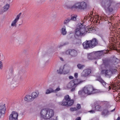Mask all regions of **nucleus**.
I'll list each match as a JSON object with an SVG mask.
<instances>
[{
    "mask_svg": "<svg viewBox=\"0 0 120 120\" xmlns=\"http://www.w3.org/2000/svg\"><path fill=\"white\" fill-rule=\"evenodd\" d=\"M114 3V1L112 0H102L101 4V6L106 11H108L111 12L113 10L111 5Z\"/></svg>",
    "mask_w": 120,
    "mask_h": 120,
    "instance_id": "1",
    "label": "nucleus"
},
{
    "mask_svg": "<svg viewBox=\"0 0 120 120\" xmlns=\"http://www.w3.org/2000/svg\"><path fill=\"white\" fill-rule=\"evenodd\" d=\"M98 41L97 39L94 38L89 41H86L82 44L83 48L85 49L92 48L98 45Z\"/></svg>",
    "mask_w": 120,
    "mask_h": 120,
    "instance_id": "2",
    "label": "nucleus"
},
{
    "mask_svg": "<svg viewBox=\"0 0 120 120\" xmlns=\"http://www.w3.org/2000/svg\"><path fill=\"white\" fill-rule=\"evenodd\" d=\"M85 29L83 27V25L81 23H79L77 25L75 31V35L78 37L84 35L85 34Z\"/></svg>",
    "mask_w": 120,
    "mask_h": 120,
    "instance_id": "3",
    "label": "nucleus"
},
{
    "mask_svg": "<svg viewBox=\"0 0 120 120\" xmlns=\"http://www.w3.org/2000/svg\"><path fill=\"white\" fill-rule=\"evenodd\" d=\"M87 4L84 2H77L75 3L73 6H70L69 8L71 9H74L80 10L86 9L87 7Z\"/></svg>",
    "mask_w": 120,
    "mask_h": 120,
    "instance_id": "4",
    "label": "nucleus"
},
{
    "mask_svg": "<svg viewBox=\"0 0 120 120\" xmlns=\"http://www.w3.org/2000/svg\"><path fill=\"white\" fill-rule=\"evenodd\" d=\"M117 67H115L114 69H112L111 70H102L101 71V74H104L105 77L110 78L112 75L115 74L117 72Z\"/></svg>",
    "mask_w": 120,
    "mask_h": 120,
    "instance_id": "5",
    "label": "nucleus"
},
{
    "mask_svg": "<svg viewBox=\"0 0 120 120\" xmlns=\"http://www.w3.org/2000/svg\"><path fill=\"white\" fill-rule=\"evenodd\" d=\"M96 90L93 86L90 85L85 86L83 89L84 93L89 95L93 94Z\"/></svg>",
    "mask_w": 120,
    "mask_h": 120,
    "instance_id": "6",
    "label": "nucleus"
},
{
    "mask_svg": "<svg viewBox=\"0 0 120 120\" xmlns=\"http://www.w3.org/2000/svg\"><path fill=\"white\" fill-rule=\"evenodd\" d=\"M65 53L68 55H70L72 57H75L77 55V51L74 49H69L67 50Z\"/></svg>",
    "mask_w": 120,
    "mask_h": 120,
    "instance_id": "7",
    "label": "nucleus"
},
{
    "mask_svg": "<svg viewBox=\"0 0 120 120\" xmlns=\"http://www.w3.org/2000/svg\"><path fill=\"white\" fill-rule=\"evenodd\" d=\"M77 15H72L71 16V18H66L64 21V24L67 25L70 20L76 21Z\"/></svg>",
    "mask_w": 120,
    "mask_h": 120,
    "instance_id": "8",
    "label": "nucleus"
},
{
    "mask_svg": "<svg viewBox=\"0 0 120 120\" xmlns=\"http://www.w3.org/2000/svg\"><path fill=\"white\" fill-rule=\"evenodd\" d=\"M10 81V83L14 87H16L18 86V84L17 79L13 75H12V77L11 78Z\"/></svg>",
    "mask_w": 120,
    "mask_h": 120,
    "instance_id": "9",
    "label": "nucleus"
},
{
    "mask_svg": "<svg viewBox=\"0 0 120 120\" xmlns=\"http://www.w3.org/2000/svg\"><path fill=\"white\" fill-rule=\"evenodd\" d=\"M18 113L15 111L12 112L9 116V120H18Z\"/></svg>",
    "mask_w": 120,
    "mask_h": 120,
    "instance_id": "10",
    "label": "nucleus"
},
{
    "mask_svg": "<svg viewBox=\"0 0 120 120\" xmlns=\"http://www.w3.org/2000/svg\"><path fill=\"white\" fill-rule=\"evenodd\" d=\"M47 109H42L40 112L41 117L45 119H47Z\"/></svg>",
    "mask_w": 120,
    "mask_h": 120,
    "instance_id": "11",
    "label": "nucleus"
},
{
    "mask_svg": "<svg viewBox=\"0 0 120 120\" xmlns=\"http://www.w3.org/2000/svg\"><path fill=\"white\" fill-rule=\"evenodd\" d=\"M109 61V59H107L103 60V64L100 66V67L101 69L106 68L108 66H109L110 65Z\"/></svg>",
    "mask_w": 120,
    "mask_h": 120,
    "instance_id": "12",
    "label": "nucleus"
},
{
    "mask_svg": "<svg viewBox=\"0 0 120 120\" xmlns=\"http://www.w3.org/2000/svg\"><path fill=\"white\" fill-rule=\"evenodd\" d=\"M91 70L89 69H86L83 70L81 73V76L85 77L91 73Z\"/></svg>",
    "mask_w": 120,
    "mask_h": 120,
    "instance_id": "13",
    "label": "nucleus"
},
{
    "mask_svg": "<svg viewBox=\"0 0 120 120\" xmlns=\"http://www.w3.org/2000/svg\"><path fill=\"white\" fill-rule=\"evenodd\" d=\"M67 87L69 88H72L71 90V92H73L74 91L76 87L72 80L68 84Z\"/></svg>",
    "mask_w": 120,
    "mask_h": 120,
    "instance_id": "14",
    "label": "nucleus"
},
{
    "mask_svg": "<svg viewBox=\"0 0 120 120\" xmlns=\"http://www.w3.org/2000/svg\"><path fill=\"white\" fill-rule=\"evenodd\" d=\"M47 119L53 117L54 114L53 110L51 109H47Z\"/></svg>",
    "mask_w": 120,
    "mask_h": 120,
    "instance_id": "15",
    "label": "nucleus"
},
{
    "mask_svg": "<svg viewBox=\"0 0 120 120\" xmlns=\"http://www.w3.org/2000/svg\"><path fill=\"white\" fill-rule=\"evenodd\" d=\"M24 99L27 102H30L34 100L31 95H26L24 98Z\"/></svg>",
    "mask_w": 120,
    "mask_h": 120,
    "instance_id": "16",
    "label": "nucleus"
},
{
    "mask_svg": "<svg viewBox=\"0 0 120 120\" xmlns=\"http://www.w3.org/2000/svg\"><path fill=\"white\" fill-rule=\"evenodd\" d=\"M92 105V107L93 108V110H91L89 111V112L91 113L94 112L95 110L97 111L100 110H101V105Z\"/></svg>",
    "mask_w": 120,
    "mask_h": 120,
    "instance_id": "17",
    "label": "nucleus"
},
{
    "mask_svg": "<svg viewBox=\"0 0 120 120\" xmlns=\"http://www.w3.org/2000/svg\"><path fill=\"white\" fill-rule=\"evenodd\" d=\"M64 100H63L61 105H72L74 103L73 100L70 99L67 101H64Z\"/></svg>",
    "mask_w": 120,
    "mask_h": 120,
    "instance_id": "18",
    "label": "nucleus"
},
{
    "mask_svg": "<svg viewBox=\"0 0 120 120\" xmlns=\"http://www.w3.org/2000/svg\"><path fill=\"white\" fill-rule=\"evenodd\" d=\"M72 81L76 87L78 85L81 84L83 82V81L79 79H75L72 80Z\"/></svg>",
    "mask_w": 120,
    "mask_h": 120,
    "instance_id": "19",
    "label": "nucleus"
},
{
    "mask_svg": "<svg viewBox=\"0 0 120 120\" xmlns=\"http://www.w3.org/2000/svg\"><path fill=\"white\" fill-rule=\"evenodd\" d=\"M96 80L99 81L104 86H105L106 84V83L102 79L100 76L98 77Z\"/></svg>",
    "mask_w": 120,
    "mask_h": 120,
    "instance_id": "20",
    "label": "nucleus"
},
{
    "mask_svg": "<svg viewBox=\"0 0 120 120\" xmlns=\"http://www.w3.org/2000/svg\"><path fill=\"white\" fill-rule=\"evenodd\" d=\"M94 53V55L98 58L101 56L103 54V52L102 51L95 52Z\"/></svg>",
    "mask_w": 120,
    "mask_h": 120,
    "instance_id": "21",
    "label": "nucleus"
},
{
    "mask_svg": "<svg viewBox=\"0 0 120 120\" xmlns=\"http://www.w3.org/2000/svg\"><path fill=\"white\" fill-rule=\"evenodd\" d=\"M39 93L38 92H33L31 94V95L34 100L35 98L37 97L38 96Z\"/></svg>",
    "mask_w": 120,
    "mask_h": 120,
    "instance_id": "22",
    "label": "nucleus"
},
{
    "mask_svg": "<svg viewBox=\"0 0 120 120\" xmlns=\"http://www.w3.org/2000/svg\"><path fill=\"white\" fill-rule=\"evenodd\" d=\"M94 52L89 53L88 54V58L89 60H92L94 58Z\"/></svg>",
    "mask_w": 120,
    "mask_h": 120,
    "instance_id": "23",
    "label": "nucleus"
},
{
    "mask_svg": "<svg viewBox=\"0 0 120 120\" xmlns=\"http://www.w3.org/2000/svg\"><path fill=\"white\" fill-rule=\"evenodd\" d=\"M52 93H54L53 89L52 88H50L46 90L45 94H48Z\"/></svg>",
    "mask_w": 120,
    "mask_h": 120,
    "instance_id": "24",
    "label": "nucleus"
},
{
    "mask_svg": "<svg viewBox=\"0 0 120 120\" xmlns=\"http://www.w3.org/2000/svg\"><path fill=\"white\" fill-rule=\"evenodd\" d=\"M6 109L5 105H0V111L4 113Z\"/></svg>",
    "mask_w": 120,
    "mask_h": 120,
    "instance_id": "25",
    "label": "nucleus"
},
{
    "mask_svg": "<svg viewBox=\"0 0 120 120\" xmlns=\"http://www.w3.org/2000/svg\"><path fill=\"white\" fill-rule=\"evenodd\" d=\"M109 112L107 109H104L102 112V115H103L104 116H106L107 115L109 114Z\"/></svg>",
    "mask_w": 120,
    "mask_h": 120,
    "instance_id": "26",
    "label": "nucleus"
},
{
    "mask_svg": "<svg viewBox=\"0 0 120 120\" xmlns=\"http://www.w3.org/2000/svg\"><path fill=\"white\" fill-rule=\"evenodd\" d=\"M9 7L10 5L8 4H7L4 5L3 7V8L6 11L9 9Z\"/></svg>",
    "mask_w": 120,
    "mask_h": 120,
    "instance_id": "27",
    "label": "nucleus"
},
{
    "mask_svg": "<svg viewBox=\"0 0 120 120\" xmlns=\"http://www.w3.org/2000/svg\"><path fill=\"white\" fill-rule=\"evenodd\" d=\"M77 66L79 69L82 70L85 67V65L80 64H79L77 65Z\"/></svg>",
    "mask_w": 120,
    "mask_h": 120,
    "instance_id": "28",
    "label": "nucleus"
},
{
    "mask_svg": "<svg viewBox=\"0 0 120 120\" xmlns=\"http://www.w3.org/2000/svg\"><path fill=\"white\" fill-rule=\"evenodd\" d=\"M18 21L14 19L12 22L11 24V26L12 27H15L16 26V23Z\"/></svg>",
    "mask_w": 120,
    "mask_h": 120,
    "instance_id": "29",
    "label": "nucleus"
},
{
    "mask_svg": "<svg viewBox=\"0 0 120 120\" xmlns=\"http://www.w3.org/2000/svg\"><path fill=\"white\" fill-rule=\"evenodd\" d=\"M67 33V31L66 30V28H65V26L64 28H62V29L61 30V33L63 35H65Z\"/></svg>",
    "mask_w": 120,
    "mask_h": 120,
    "instance_id": "30",
    "label": "nucleus"
},
{
    "mask_svg": "<svg viewBox=\"0 0 120 120\" xmlns=\"http://www.w3.org/2000/svg\"><path fill=\"white\" fill-rule=\"evenodd\" d=\"M71 99V98H70L69 96L68 95H65L64 98V100L66 101H67L70 100Z\"/></svg>",
    "mask_w": 120,
    "mask_h": 120,
    "instance_id": "31",
    "label": "nucleus"
},
{
    "mask_svg": "<svg viewBox=\"0 0 120 120\" xmlns=\"http://www.w3.org/2000/svg\"><path fill=\"white\" fill-rule=\"evenodd\" d=\"M70 69L68 67H67L66 70H65L64 71V74H67L70 71Z\"/></svg>",
    "mask_w": 120,
    "mask_h": 120,
    "instance_id": "32",
    "label": "nucleus"
},
{
    "mask_svg": "<svg viewBox=\"0 0 120 120\" xmlns=\"http://www.w3.org/2000/svg\"><path fill=\"white\" fill-rule=\"evenodd\" d=\"M22 13H20L19 14H18L16 16V18L15 19L18 21V20L19 19Z\"/></svg>",
    "mask_w": 120,
    "mask_h": 120,
    "instance_id": "33",
    "label": "nucleus"
},
{
    "mask_svg": "<svg viewBox=\"0 0 120 120\" xmlns=\"http://www.w3.org/2000/svg\"><path fill=\"white\" fill-rule=\"evenodd\" d=\"M6 12V11L3 9H3H0V15L3 14L4 12Z\"/></svg>",
    "mask_w": 120,
    "mask_h": 120,
    "instance_id": "34",
    "label": "nucleus"
},
{
    "mask_svg": "<svg viewBox=\"0 0 120 120\" xmlns=\"http://www.w3.org/2000/svg\"><path fill=\"white\" fill-rule=\"evenodd\" d=\"M60 89L59 87H58L55 90H53L54 93H56L58 91H60Z\"/></svg>",
    "mask_w": 120,
    "mask_h": 120,
    "instance_id": "35",
    "label": "nucleus"
},
{
    "mask_svg": "<svg viewBox=\"0 0 120 120\" xmlns=\"http://www.w3.org/2000/svg\"><path fill=\"white\" fill-rule=\"evenodd\" d=\"M70 110L71 111H76L77 109L75 107L71 108H70Z\"/></svg>",
    "mask_w": 120,
    "mask_h": 120,
    "instance_id": "36",
    "label": "nucleus"
},
{
    "mask_svg": "<svg viewBox=\"0 0 120 120\" xmlns=\"http://www.w3.org/2000/svg\"><path fill=\"white\" fill-rule=\"evenodd\" d=\"M64 68V67H61L60 68L59 70L60 73H61L63 72Z\"/></svg>",
    "mask_w": 120,
    "mask_h": 120,
    "instance_id": "37",
    "label": "nucleus"
},
{
    "mask_svg": "<svg viewBox=\"0 0 120 120\" xmlns=\"http://www.w3.org/2000/svg\"><path fill=\"white\" fill-rule=\"evenodd\" d=\"M83 91L81 90L79 91L78 92V94L79 95L81 96H82L83 95Z\"/></svg>",
    "mask_w": 120,
    "mask_h": 120,
    "instance_id": "38",
    "label": "nucleus"
},
{
    "mask_svg": "<svg viewBox=\"0 0 120 120\" xmlns=\"http://www.w3.org/2000/svg\"><path fill=\"white\" fill-rule=\"evenodd\" d=\"M120 98L119 96L115 98V100L116 101H120Z\"/></svg>",
    "mask_w": 120,
    "mask_h": 120,
    "instance_id": "39",
    "label": "nucleus"
},
{
    "mask_svg": "<svg viewBox=\"0 0 120 120\" xmlns=\"http://www.w3.org/2000/svg\"><path fill=\"white\" fill-rule=\"evenodd\" d=\"M68 44V43H65L63 45H60L58 46V47L59 48H60V47L62 46H63L64 45H65L67 44Z\"/></svg>",
    "mask_w": 120,
    "mask_h": 120,
    "instance_id": "40",
    "label": "nucleus"
},
{
    "mask_svg": "<svg viewBox=\"0 0 120 120\" xmlns=\"http://www.w3.org/2000/svg\"><path fill=\"white\" fill-rule=\"evenodd\" d=\"M3 67V64L1 61H0V69H2Z\"/></svg>",
    "mask_w": 120,
    "mask_h": 120,
    "instance_id": "41",
    "label": "nucleus"
},
{
    "mask_svg": "<svg viewBox=\"0 0 120 120\" xmlns=\"http://www.w3.org/2000/svg\"><path fill=\"white\" fill-rule=\"evenodd\" d=\"M81 108V105H78L76 107L77 110L80 109Z\"/></svg>",
    "mask_w": 120,
    "mask_h": 120,
    "instance_id": "42",
    "label": "nucleus"
},
{
    "mask_svg": "<svg viewBox=\"0 0 120 120\" xmlns=\"http://www.w3.org/2000/svg\"><path fill=\"white\" fill-rule=\"evenodd\" d=\"M75 77L76 78H77L78 76V74L77 73H75L74 74Z\"/></svg>",
    "mask_w": 120,
    "mask_h": 120,
    "instance_id": "43",
    "label": "nucleus"
},
{
    "mask_svg": "<svg viewBox=\"0 0 120 120\" xmlns=\"http://www.w3.org/2000/svg\"><path fill=\"white\" fill-rule=\"evenodd\" d=\"M69 78L70 79H74V77L71 76H69Z\"/></svg>",
    "mask_w": 120,
    "mask_h": 120,
    "instance_id": "44",
    "label": "nucleus"
},
{
    "mask_svg": "<svg viewBox=\"0 0 120 120\" xmlns=\"http://www.w3.org/2000/svg\"><path fill=\"white\" fill-rule=\"evenodd\" d=\"M99 102L98 101H96L94 102V104L96 105L97 104H99Z\"/></svg>",
    "mask_w": 120,
    "mask_h": 120,
    "instance_id": "45",
    "label": "nucleus"
},
{
    "mask_svg": "<svg viewBox=\"0 0 120 120\" xmlns=\"http://www.w3.org/2000/svg\"><path fill=\"white\" fill-rule=\"evenodd\" d=\"M23 72L21 71H19L18 72V74H22L23 73Z\"/></svg>",
    "mask_w": 120,
    "mask_h": 120,
    "instance_id": "46",
    "label": "nucleus"
},
{
    "mask_svg": "<svg viewBox=\"0 0 120 120\" xmlns=\"http://www.w3.org/2000/svg\"><path fill=\"white\" fill-rule=\"evenodd\" d=\"M75 120H81V118L80 117H78Z\"/></svg>",
    "mask_w": 120,
    "mask_h": 120,
    "instance_id": "47",
    "label": "nucleus"
},
{
    "mask_svg": "<svg viewBox=\"0 0 120 120\" xmlns=\"http://www.w3.org/2000/svg\"><path fill=\"white\" fill-rule=\"evenodd\" d=\"M4 113H3L2 112L0 111V118L1 117V116L2 115V114H4Z\"/></svg>",
    "mask_w": 120,
    "mask_h": 120,
    "instance_id": "48",
    "label": "nucleus"
},
{
    "mask_svg": "<svg viewBox=\"0 0 120 120\" xmlns=\"http://www.w3.org/2000/svg\"><path fill=\"white\" fill-rule=\"evenodd\" d=\"M109 102L108 101H105L104 102V103L105 104L107 105L109 104Z\"/></svg>",
    "mask_w": 120,
    "mask_h": 120,
    "instance_id": "49",
    "label": "nucleus"
},
{
    "mask_svg": "<svg viewBox=\"0 0 120 120\" xmlns=\"http://www.w3.org/2000/svg\"><path fill=\"white\" fill-rule=\"evenodd\" d=\"M115 108L113 109V110H111V111L110 112H114V111H115Z\"/></svg>",
    "mask_w": 120,
    "mask_h": 120,
    "instance_id": "50",
    "label": "nucleus"
},
{
    "mask_svg": "<svg viewBox=\"0 0 120 120\" xmlns=\"http://www.w3.org/2000/svg\"><path fill=\"white\" fill-rule=\"evenodd\" d=\"M60 60L61 61H64V60H63V59L62 58H61V57H60Z\"/></svg>",
    "mask_w": 120,
    "mask_h": 120,
    "instance_id": "51",
    "label": "nucleus"
},
{
    "mask_svg": "<svg viewBox=\"0 0 120 120\" xmlns=\"http://www.w3.org/2000/svg\"><path fill=\"white\" fill-rule=\"evenodd\" d=\"M120 120V117L119 116L118 117L117 119L116 120Z\"/></svg>",
    "mask_w": 120,
    "mask_h": 120,
    "instance_id": "52",
    "label": "nucleus"
},
{
    "mask_svg": "<svg viewBox=\"0 0 120 120\" xmlns=\"http://www.w3.org/2000/svg\"><path fill=\"white\" fill-rule=\"evenodd\" d=\"M116 60H115L114 61V63H116Z\"/></svg>",
    "mask_w": 120,
    "mask_h": 120,
    "instance_id": "53",
    "label": "nucleus"
},
{
    "mask_svg": "<svg viewBox=\"0 0 120 120\" xmlns=\"http://www.w3.org/2000/svg\"><path fill=\"white\" fill-rule=\"evenodd\" d=\"M117 59V58H114V59L115 60L116 59Z\"/></svg>",
    "mask_w": 120,
    "mask_h": 120,
    "instance_id": "54",
    "label": "nucleus"
},
{
    "mask_svg": "<svg viewBox=\"0 0 120 120\" xmlns=\"http://www.w3.org/2000/svg\"><path fill=\"white\" fill-rule=\"evenodd\" d=\"M95 64H97V62L95 61Z\"/></svg>",
    "mask_w": 120,
    "mask_h": 120,
    "instance_id": "55",
    "label": "nucleus"
},
{
    "mask_svg": "<svg viewBox=\"0 0 120 120\" xmlns=\"http://www.w3.org/2000/svg\"><path fill=\"white\" fill-rule=\"evenodd\" d=\"M77 105H80V104H77Z\"/></svg>",
    "mask_w": 120,
    "mask_h": 120,
    "instance_id": "56",
    "label": "nucleus"
},
{
    "mask_svg": "<svg viewBox=\"0 0 120 120\" xmlns=\"http://www.w3.org/2000/svg\"><path fill=\"white\" fill-rule=\"evenodd\" d=\"M8 1H10L11 0H7Z\"/></svg>",
    "mask_w": 120,
    "mask_h": 120,
    "instance_id": "57",
    "label": "nucleus"
},
{
    "mask_svg": "<svg viewBox=\"0 0 120 120\" xmlns=\"http://www.w3.org/2000/svg\"><path fill=\"white\" fill-rule=\"evenodd\" d=\"M66 106H68V105H66ZM68 106H69V105H68ZM70 106L71 105H70Z\"/></svg>",
    "mask_w": 120,
    "mask_h": 120,
    "instance_id": "58",
    "label": "nucleus"
},
{
    "mask_svg": "<svg viewBox=\"0 0 120 120\" xmlns=\"http://www.w3.org/2000/svg\"><path fill=\"white\" fill-rule=\"evenodd\" d=\"M111 65H112H112H113L112 64Z\"/></svg>",
    "mask_w": 120,
    "mask_h": 120,
    "instance_id": "59",
    "label": "nucleus"
},
{
    "mask_svg": "<svg viewBox=\"0 0 120 120\" xmlns=\"http://www.w3.org/2000/svg\"><path fill=\"white\" fill-rule=\"evenodd\" d=\"M4 105H5V104H4Z\"/></svg>",
    "mask_w": 120,
    "mask_h": 120,
    "instance_id": "60",
    "label": "nucleus"
}]
</instances>
